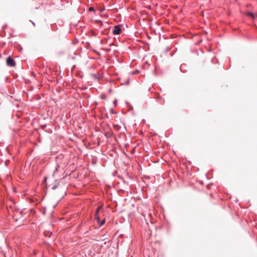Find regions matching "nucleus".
I'll use <instances>...</instances> for the list:
<instances>
[{"label":"nucleus","instance_id":"obj_4","mask_svg":"<svg viewBox=\"0 0 257 257\" xmlns=\"http://www.w3.org/2000/svg\"><path fill=\"white\" fill-rule=\"evenodd\" d=\"M95 219L97 220V221H98V222H99V221L100 219H99V214H96V213H95Z\"/></svg>","mask_w":257,"mask_h":257},{"label":"nucleus","instance_id":"obj_10","mask_svg":"<svg viewBox=\"0 0 257 257\" xmlns=\"http://www.w3.org/2000/svg\"><path fill=\"white\" fill-rule=\"evenodd\" d=\"M113 104L115 106H116V104H117V100H114V101H113Z\"/></svg>","mask_w":257,"mask_h":257},{"label":"nucleus","instance_id":"obj_14","mask_svg":"<svg viewBox=\"0 0 257 257\" xmlns=\"http://www.w3.org/2000/svg\"><path fill=\"white\" fill-rule=\"evenodd\" d=\"M32 22V23L33 24V25L34 26H35V23H34V22Z\"/></svg>","mask_w":257,"mask_h":257},{"label":"nucleus","instance_id":"obj_8","mask_svg":"<svg viewBox=\"0 0 257 257\" xmlns=\"http://www.w3.org/2000/svg\"><path fill=\"white\" fill-rule=\"evenodd\" d=\"M57 188V186L56 185H53V186L52 187V189L53 190H55V189H56Z\"/></svg>","mask_w":257,"mask_h":257},{"label":"nucleus","instance_id":"obj_13","mask_svg":"<svg viewBox=\"0 0 257 257\" xmlns=\"http://www.w3.org/2000/svg\"><path fill=\"white\" fill-rule=\"evenodd\" d=\"M157 99H158V100H161V99H162V98H161V97L159 96V97L157 98Z\"/></svg>","mask_w":257,"mask_h":257},{"label":"nucleus","instance_id":"obj_3","mask_svg":"<svg viewBox=\"0 0 257 257\" xmlns=\"http://www.w3.org/2000/svg\"><path fill=\"white\" fill-rule=\"evenodd\" d=\"M246 15L247 16L251 17L253 19H254L255 18H256L257 17L256 15H255L254 14H253V13L250 12H247L246 13Z\"/></svg>","mask_w":257,"mask_h":257},{"label":"nucleus","instance_id":"obj_12","mask_svg":"<svg viewBox=\"0 0 257 257\" xmlns=\"http://www.w3.org/2000/svg\"><path fill=\"white\" fill-rule=\"evenodd\" d=\"M98 23H99L100 25H102V22L101 21H98Z\"/></svg>","mask_w":257,"mask_h":257},{"label":"nucleus","instance_id":"obj_16","mask_svg":"<svg viewBox=\"0 0 257 257\" xmlns=\"http://www.w3.org/2000/svg\"><path fill=\"white\" fill-rule=\"evenodd\" d=\"M93 75H94L95 77H96V74H93Z\"/></svg>","mask_w":257,"mask_h":257},{"label":"nucleus","instance_id":"obj_15","mask_svg":"<svg viewBox=\"0 0 257 257\" xmlns=\"http://www.w3.org/2000/svg\"><path fill=\"white\" fill-rule=\"evenodd\" d=\"M46 126V125L45 124V125H43V126H42V127H43V128H44V127H45Z\"/></svg>","mask_w":257,"mask_h":257},{"label":"nucleus","instance_id":"obj_7","mask_svg":"<svg viewBox=\"0 0 257 257\" xmlns=\"http://www.w3.org/2000/svg\"><path fill=\"white\" fill-rule=\"evenodd\" d=\"M105 221V219L102 220L100 223V226L103 225L104 224Z\"/></svg>","mask_w":257,"mask_h":257},{"label":"nucleus","instance_id":"obj_2","mask_svg":"<svg viewBox=\"0 0 257 257\" xmlns=\"http://www.w3.org/2000/svg\"><path fill=\"white\" fill-rule=\"evenodd\" d=\"M121 32V29L120 28V25H116L114 27L113 29L112 30V33L114 35H119Z\"/></svg>","mask_w":257,"mask_h":257},{"label":"nucleus","instance_id":"obj_5","mask_svg":"<svg viewBox=\"0 0 257 257\" xmlns=\"http://www.w3.org/2000/svg\"><path fill=\"white\" fill-rule=\"evenodd\" d=\"M101 206H99V207H97V208L96 209V212H95V213L96 214H98L99 213V211L101 209Z\"/></svg>","mask_w":257,"mask_h":257},{"label":"nucleus","instance_id":"obj_9","mask_svg":"<svg viewBox=\"0 0 257 257\" xmlns=\"http://www.w3.org/2000/svg\"><path fill=\"white\" fill-rule=\"evenodd\" d=\"M69 58L70 59H73V60L75 59V57H74V56H73V55H69Z\"/></svg>","mask_w":257,"mask_h":257},{"label":"nucleus","instance_id":"obj_11","mask_svg":"<svg viewBox=\"0 0 257 257\" xmlns=\"http://www.w3.org/2000/svg\"><path fill=\"white\" fill-rule=\"evenodd\" d=\"M93 10H94V8H92V7H90V8H89V11H93Z\"/></svg>","mask_w":257,"mask_h":257},{"label":"nucleus","instance_id":"obj_1","mask_svg":"<svg viewBox=\"0 0 257 257\" xmlns=\"http://www.w3.org/2000/svg\"><path fill=\"white\" fill-rule=\"evenodd\" d=\"M7 65L10 67H14L16 65L15 60L10 56L7 59Z\"/></svg>","mask_w":257,"mask_h":257},{"label":"nucleus","instance_id":"obj_6","mask_svg":"<svg viewBox=\"0 0 257 257\" xmlns=\"http://www.w3.org/2000/svg\"><path fill=\"white\" fill-rule=\"evenodd\" d=\"M113 127L117 130H118L120 128L118 124H113Z\"/></svg>","mask_w":257,"mask_h":257}]
</instances>
